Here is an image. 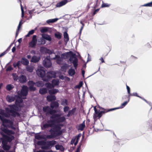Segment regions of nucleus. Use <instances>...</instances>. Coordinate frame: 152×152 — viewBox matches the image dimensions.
Listing matches in <instances>:
<instances>
[{"instance_id":"nucleus-44","label":"nucleus","mask_w":152,"mask_h":152,"mask_svg":"<svg viewBox=\"0 0 152 152\" xmlns=\"http://www.w3.org/2000/svg\"><path fill=\"white\" fill-rule=\"evenodd\" d=\"M61 105H62L65 106L66 105H67L68 104L67 103V100L66 99H64V100H63L61 103Z\"/></svg>"},{"instance_id":"nucleus-33","label":"nucleus","mask_w":152,"mask_h":152,"mask_svg":"<svg viewBox=\"0 0 152 152\" xmlns=\"http://www.w3.org/2000/svg\"><path fill=\"white\" fill-rule=\"evenodd\" d=\"M52 85L54 86H57L59 84V81L58 79H54L52 82Z\"/></svg>"},{"instance_id":"nucleus-2","label":"nucleus","mask_w":152,"mask_h":152,"mask_svg":"<svg viewBox=\"0 0 152 152\" xmlns=\"http://www.w3.org/2000/svg\"><path fill=\"white\" fill-rule=\"evenodd\" d=\"M61 115L59 114H54L52 115L51 118L53 119L51 121H48L47 123L44 124L42 129L47 128L49 127L54 126L55 125V127L59 126V124H62L61 123L65 120L64 117H61Z\"/></svg>"},{"instance_id":"nucleus-39","label":"nucleus","mask_w":152,"mask_h":152,"mask_svg":"<svg viewBox=\"0 0 152 152\" xmlns=\"http://www.w3.org/2000/svg\"><path fill=\"white\" fill-rule=\"evenodd\" d=\"M35 30H31L29 31L27 34L25 36L26 37H29L30 35L33 34Z\"/></svg>"},{"instance_id":"nucleus-59","label":"nucleus","mask_w":152,"mask_h":152,"mask_svg":"<svg viewBox=\"0 0 152 152\" xmlns=\"http://www.w3.org/2000/svg\"><path fill=\"white\" fill-rule=\"evenodd\" d=\"M80 145H79L77 148V150L75 152H80Z\"/></svg>"},{"instance_id":"nucleus-61","label":"nucleus","mask_w":152,"mask_h":152,"mask_svg":"<svg viewBox=\"0 0 152 152\" xmlns=\"http://www.w3.org/2000/svg\"><path fill=\"white\" fill-rule=\"evenodd\" d=\"M15 50H16V48L15 47H14L12 48V52H14Z\"/></svg>"},{"instance_id":"nucleus-56","label":"nucleus","mask_w":152,"mask_h":152,"mask_svg":"<svg viewBox=\"0 0 152 152\" xmlns=\"http://www.w3.org/2000/svg\"><path fill=\"white\" fill-rule=\"evenodd\" d=\"M126 86V88L127 90L128 93L129 94H130V88L127 85Z\"/></svg>"},{"instance_id":"nucleus-13","label":"nucleus","mask_w":152,"mask_h":152,"mask_svg":"<svg viewBox=\"0 0 152 152\" xmlns=\"http://www.w3.org/2000/svg\"><path fill=\"white\" fill-rule=\"evenodd\" d=\"M37 36L36 35H34L33 36L32 40L29 43L30 47L31 48L35 47L37 41Z\"/></svg>"},{"instance_id":"nucleus-57","label":"nucleus","mask_w":152,"mask_h":152,"mask_svg":"<svg viewBox=\"0 0 152 152\" xmlns=\"http://www.w3.org/2000/svg\"><path fill=\"white\" fill-rule=\"evenodd\" d=\"M19 100L18 101V99H17L16 100V102H18V103H22L23 102V100L22 99L20 98V97L19 98Z\"/></svg>"},{"instance_id":"nucleus-58","label":"nucleus","mask_w":152,"mask_h":152,"mask_svg":"<svg viewBox=\"0 0 152 152\" xmlns=\"http://www.w3.org/2000/svg\"><path fill=\"white\" fill-rule=\"evenodd\" d=\"M66 76H64L63 75H61L59 76V78L61 80H65Z\"/></svg>"},{"instance_id":"nucleus-11","label":"nucleus","mask_w":152,"mask_h":152,"mask_svg":"<svg viewBox=\"0 0 152 152\" xmlns=\"http://www.w3.org/2000/svg\"><path fill=\"white\" fill-rule=\"evenodd\" d=\"M56 141L55 140L48 141L46 142V145L43 147L42 148L45 149H48L53 146L55 145L56 144Z\"/></svg>"},{"instance_id":"nucleus-47","label":"nucleus","mask_w":152,"mask_h":152,"mask_svg":"<svg viewBox=\"0 0 152 152\" xmlns=\"http://www.w3.org/2000/svg\"><path fill=\"white\" fill-rule=\"evenodd\" d=\"M152 6V1L150 3H147L146 4H145L144 5H143V6L144 7H151Z\"/></svg>"},{"instance_id":"nucleus-19","label":"nucleus","mask_w":152,"mask_h":152,"mask_svg":"<svg viewBox=\"0 0 152 152\" xmlns=\"http://www.w3.org/2000/svg\"><path fill=\"white\" fill-rule=\"evenodd\" d=\"M67 0H63L58 3L56 5L57 7H60L66 4L67 3Z\"/></svg>"},{"instance_id":"nucleus-51","label":"nucleus","mask_w":152,"mask_h":152,"mask_svg":"<svg viewBox=\"0 0 152 152\" xmlns=\"http://www.w3.org/2000/svg\"><path fill=\"white\" fill-rule=\"evenodd\" d=\"M35 138L36 139L38 140H40L41 139L43 138L40 135H37L36 136Z\"/></svg>"},{"instance_id":"nucleus-21","label":"nucleus","mask_w":152,"mask_h":152,"mask_svg":"<svg viewBox=\"0 0 152 152\" xmlns=\"http://www.w3.org/2000/svg\"><path fill=\"white\" fill-rule=\"evenodd\" d=\"M59 106V104L58 103L56 102H52L50 104L51 107L52 109L55 108H57Z\"/></svg>"},{"instance_id":"nucleus-38","label":"nucleus","mask_w":152,"mask_h":152,"mask_svg":"<svg viewBox=\"0 0 152 152\" xmlns=\"http://www.w3.org/2000/svg\"><path fill=\"white\" fill-rule=\"evenodd\" d=\"M45 86L48 88H52L54 87V86L50 83H47L45 84Z\"/></svg>"},{"instance_id":"nucleus-12","label":"nucleus","mask_w":152,"mask_h":152,"mask_svg":"<svg viewBox=\"0 0 152 152\" xmlns=\"http://www.w3.org/2000/svg\"><path fill=\"white\" fill-rule=\"evenodd\" d=\"M43 110L45 112H46L48 113H49L52 115L54 114H56L55 113L56 111L55 110H53L51 109V108L49 106H46L43 107Z\"/></svg>"},{"instance_id":"nucleus-64","label":"nucleus","mask_w":152,"mask_h":152,"mask_svg":"<svg viewBox=\"0 0 152 152\" xmlns=\"http://www.w3.org/2000/svg\"><path fill=\"white\" fill-rule=\"evenodd\" d=\"M34 152H44V151L42 150H39V151H34Z\"/></svg>"},{"instance_id":"nucleus-20","label":"nucleus","mask_w":152,"mask_h":152,"mask_svg":"<svg viewBox=\"0 0 152 152\" xmlns=\"http://www.w3.org/2000/svg\"><path fill=\"white\" fill-rule=\"evenodd\" d=\"M15 99V96H7L6 97V99L7 101L9 102H12L14 101Z\"/></svg>"},{"instance_id":"nucleus-3","label":"nucleus","mask_w":152,"mask_h":152,"mask_svg":"<svg viewBox=\"0 0 152 152\" xmlns=\"http://www.w3.org/2000/svg\"><path fill=\"white\" fill-rule=\"evenodd\" d=\"M10 109L7 107L5 108V111L1 109H0V114L6 117H9L10 115L14 117L19 116L20 114L14 110L15 108V105H10L9 106Z\"/></svg>"},{"instance_id":"nucleus-30","label":"nucleus","mask_w":152,"mask_h":152,"mask_svg":"<svg viewBox=\"0 0 152 152\" xmlns=\"http://www.w3.org/2000/svg\"><path fill=\"white\" fill-rule=\"evenodd\" d=\"M58 20V18H56L54 19H49L47 20L46 22L48 24H49L51 23H53L56 22Z\"/></svg>"},{"instance_id":"nucleus-54","label":"nucleus","mask_w":152,"mask_h":152,"mask_svg":"<svg viewBox=\"0 0 152 152\" xmlns=\"http://www.w3.org/2000/svg\"><path fill=\"white\" fill-rule=\"evenodd\" d=\"M83 85V83L82 82H80L79 83V85L77 86V87L78 88H80Z\"/></svg>"},{"instance_id":"nucleus-9","label":"nucleus","mask_w":152,"mask_h":152,"mask_svg":"<svg viewBox=\"0 0 152 152\" xmlns=\"http://www.w3.org/2000/svg\"><path fill=\"white\" fill-rule=\"evenodd\" d=\"M114 110V109H108L107 110H106L104 111H102L100 112L98 111L96 113H94V116L93 117L95 121H96V118L97 117H98L99 118H100L102 115V113H105L107 112Z\"/></svg>"},{"instance_id":"nucleus-62","label":"nucleus","mask_w":152,"mask_h":152,"mask_svg":"<svg viewBox=\"0 0 152 152\" xmlns=\"http://www.w3.org/2000/svg\"><path fill=\"white\" fill-rule=\"evenodd\" d=\"M34 11V10H29V13L30 14H32L33 13V12Z\"/></svg>"},{"instance_id":"nucleus-52","label":"nucleus","mask_w":152,"mask_h":152,"mask_svg":"<svg viewBox=\"0 0 152 152\" xmlns=\"http://www.w3.org/2000/svg\"><path fill=\"white\" fill-rule=\"evenodd\" d=\"M110 5L107 4L103 3L102 5V7H108Z\"/></svg>"},{"instance_id":"nucleus-18","label":"nucleus","mask_w":152,"mask_h":152,"mask_svg":"<svg viewBox=\"0 0 152 152\" xmlns=\"http://www.w3.org/2000/svg\"><path fill=\"white\" fill-rule=\"evenodd\" d=\"M27 80L26 76L24 75H21L19 77V81L21 83H25Z\"/></svg>"},{"instance_id":"nucleus-43","label":"nucleus","mask_w":152,"mask_h":152,"mask_svg":"<svg viewBox=\"0 0 152 152\" xmlns=\"http://www.w3.org/2000/svg\"><path fill=\"white\" fill-rule=\"evenodd\" d=\"M13 79L15 81H17L18 80H19V77L15 74H13Z\"/></svg>"},{"instance_id":"nucleus-5","label":"nucleus","mask_w":152,"mask_h":152,"mask_svg":"<svg viewBox=\"0 0 152 152\" xmlns=\"http://www.w3.org/2000/svg\"><path fill=\"white\" fill-rule=\"evenodd\" d=\"M28 84L29 86V88L31 91H34L36 90V88L34 86L35 85L38 87H41L44 85L43 82L39 81L37 82L36 83L32 81H29L28 82Z\"/></svg>"},{"instance_id":"nucleus-1","label":"nucleus","mask_w":152,"mask_h":152,"mask_svg":"<svg viewBox=\"0 0 152 152\" xmlns=\"http://www.w3.org/2000/svg\"><path fill=\"white\" fill-rule=\"evenodd\" d=\"M0 119L2 122L0 131V134L3 137L1 138V140H2V147L4 150H8L10 149V147L7 145V142H11L12 139L9 136L5 135L4 133L9 134H13L14 132L12 130H8L7 128H10L12 129H15V128L13 126V122L12 121L4 118L0 115Z\"/></svg>"},{"instance_id":"nucleus-14","label":"nucleus","mask_w":152,"mask_h":152,"mask_svg":"<svg viewBox=\"0 0 152 152\" xmlns=\"http://www.w3.org/2000/svg\"><path fill=\"white\" fill-rule=\"evenodd\" d=\"M43 64L44 66L46 68L50 67L52 65V64L49 58H45L43 61Z\"/></svg>"},{"instance_id":"nucleus-26","label":"nucleus","mask_w":152,"mask_h":152,"mask_svg":"<svg viewBox=\"0 0 152 152\" xmlns=\"http://www.w3.org/2000/svg\"><path fill=\"white\" fill-rule=\"evenodd\" d=\"M47 92V89L46 88H41L39 90V92L41 94H44Z\"/></svg>"},{"instance_id":"nucleus-49","label":"nucleus","mask_w":152,"mask_h":152,"mask_svg":"<svg viewBox=\"0 0 152 152\" xmlns=\"http://www.w3.org/2000/svg\"><path fill=\"white\" fill-rule=\"evenodd\" d=\"M20 5L21 9V12H22L21 17H22V18H23V16H24V11L23 9V7H22V4H21V3H20Z\"/></svg>"},{"instance_id":"nucleus-36","label":"nucleus","mask_w":152,"mask_h":152,"mask_svg":"<svg viewBox=\"0 0 152 152\" xmlns=\"http://www.w3.org/2000/svg\"><path fill=\"white\" fill-rule=\"evenodd\" d=\"M75 73V71L73 69H70L69 70L68 74L69 75L71 76H72L74 75Z\"/></svg>"},{"instance_id":"nucleus-4","label":"nucleus","mask_w":152,"mask_h":152,"mask_svg":"<svg viewBox=\"0 0 152 152\" xmlns=\"http://www.w3.org/2000/svg\"><path fill=\"white\" fill-rule=\"evenodd\" d=\"M63 124H59V126H56L54 129V131L51 132L50 135H47L46 137L48 139L54 138L56 136L60 135L62 132L61 130V127L63 126Z\"/></svg>"},{"instance_id":"nucleus-28","label":"nucleus","mask_w":152,"mask_h":152,"mask_svg":"<svg viewBox=\"0 0 152 152\" xmlns=\"http://www.w3.org/2000/svg\"><path fill=\"white\" fill-rule=\"evenodd\" d=\"M56 99V97L53 95L48 96L47 97V100L49 101L54 100Z\"/></svg>"},{"instance_id":"nucleus-17","label":"nucleus","mask_w":152,"mask_h":152,"mask_svg":"<svg viewBox=\"0 0 152 152\" xmlns=\"http://www.w3.org/2000/svg\"><path fill=\"white\" fill-rule=\"evenodd\" d=\"M79 139V138L76 136L73 137L71 141V144L72 145L74 144L75 145H76L77 144Z\"/></svg>"},{"instance_id":"nucleus-46","label":"nucleus","mask_w":152,"mask_h":152,"mask_svg":"<svg viewBox=\"0 0 152 152\" xmlns=\"http://www.w3.org/2000/svg\"><path fill=\"white\" fill-rule=\"evenodd\" d=\"M136 96L137 97H138L140 98H142V97L140 96H138L137 95V93L136 92H135V93H133V94H129V96Z\"/></svg>"},{"instance_id":"nucleus-16","label":"nucleus","mask_w":152,"mask_h":152,"mask_svg":"<svg viewBox=\"0 0 152 152\" xmlns=\"http://www.w3.org/2000/svg\"><path fill=\"white\" fill-rule=\"evenodd\" d=\"M73 53L72 51L66 52L62 54L61 55V57L64 59H66L69 57L70 58V56Z\"/></svg>"},{"instance_id":"nucleus-32","label":"nucleus","mask_w":152,"mask_h":152,"mask_svg":"<svg viewBox=\"0 0 152 152\" xmlns=\"http://www.w3.org/2000/svg\"><path fill=\"white\" fill-rule=\"evenodd\" d=\"M64 41L66 43L69 40L68 34L66 32H65L64 33Z\"/></svg>"},{"instance_id":"nucleus-29","label":"nucleus","mask_w":152,"mask_h":152,"mask_svg":"<svg viewBox=\"0 0 152 152\" xmlns=\"http://www.w3.org/2000/svg\"><path fill=\"white\" fill-rule=\"evenodd\" d=\"M129 99L128 101H126V102H124V103H122L121 104V105L120 107H117V108H114V110L117 109H120V108H124L127 104L128 103V102L129 101Z\"/></svg>"},{"instance_id":"nucleus-8","label":"nucleus","mask_w":152,"mask_h":152,"mask_svg":"<svg viewBox=\"0 0 152 152\" xmlns=\"http://www.w3.org/2000/svg\"><path fill=\"white\" fill-rule=\"evenodd\" d=\"M75 55V54L73 53L69 58V61L71 63L73 64L75 69H76L78 65V59Z\"/></svg>"},{"instance_id":"nucleus-22","label":"nucleus","mask_w":152,"mask_h":152,"mask_svg":"<svg viewBox=\"0 0 152 152\" xmlns=\"http://www.w3.org/2000/svg\"><path fill=\"white\" fill-rule=\"evenodd\" d=\"M42 36L45 39L48 40L49 41H51L52 39L50 36L46 34H42Z\"/></svg>"},{"instance_id":"nucleus-35","label":"nucleus","mask_w":152,"mask_h":152,"mask_svg":"<svg viewBox=\"0 0 152 152\" xmlns=\"http://www.w3.org/2000/svg\"><path fill=\"white\" fill-rule=\"evenodd\" d=\"M69 67V65L67 64H65L61 67V70L64 71H66V69Z\"/></svg>"},{"instance_id":"nucleus-40","label":"nucleus","mask_w":152,"mask_h":152,"mask_svg":"<svg viewBox=\"0 0 152 152\" xmlns=\"http://www.w3.org/2000/svg\"><path fill=\"white\" fill-rule=\"evenodd\" d=\"M13 88V86L11 84H9L6 86V89L8 91H10Z\"/></svg>"},{"instance_id":"nucleus-37","label":"nucleus","mask_w":152,"mask_h":152,"mask_svg":"<svg viewBox=\"0 0 152 152\" xmlns=\"http://www.w3.org/2000/svg\"><path fill=\"white\" fill-rule=\"evenodd\" d=\"M48 28L47 27H43L41 28L40 31L42 33H44L47 32L48 31Z\"/></svg>"},{"instance_id":"nucleus-24","label":"nucleus","mask_w":152,"mask_h":152,"mask_svg":"<svg viewBox=\"0 0 152 152\" xmlns=\"http://www.w3.org/2000/svg\"><path fill=\"white\" fill-rule=\"evenodd\" d=\"M38 42L40 45H44L46 43L45 40L42 36L38 40Z\"/></svg>"},{"instance_id":"nucleus-41","label":"nucleus","mask_w":152,"mask_h":152,"mask_svg":"<svg viewBox=\"0 0 152 152\" xmlns=\"http://www.w3.org/2000/svg\"><path fill=\"white\" fill-rule=\"evenodd\" d=\"M26 69L28 71L30 72H32L33 70L32 67L31 66H29L26 67Z\"/></svg>"},{"instance_id":"nucleus-42","label":"nucleus","mask_w":152,"mask_h":152,"mask_svg":"<svg viewBox=\"0 0 152 152\" xmlns=\"http://www.w3.org/2000/svg\"><path fill=\"white\" fill-rule=\"evenodd\" d=\"M20 61H19L17 63H14L13 64V66L15 68L17 66L19 67L20 65Z\"/></svg>"},{"instance_id":"nucleus-27","label":"nucleus","mask_w":152,"mask_h":152,"mask_svg":"<svg viewBox=\"0 0 152 152\" xmlns=\"http://www.w3.org/2000/svg\"><path fill=\"white\" fill-rule=\"evenodd\" d=\"M20 62L25 65H27L29 64V61L27 59L25 58H23L22 59Z\"/></svg>"},{"instance_id":"nucleus-25","label":"nucleus","mask_w":152,"mask_h":152,"mask_svg":"<svg viewBox=\"0 0 152 152\" xmlns=\"http://www.w3.org/2000/svg\"><path fill=\"white\" fill-rule=\"evenodd\" d=\"M55 148L57 150H60L61 151H63L64 150V148L61 145L58 144L55 145Z\"/></svg>"},{"instance_id":"nucleus-63","label":"nucleus","mask_w":152,"mask_h":152,"mask_svg":"<svg viewBox=\"0 0 152 152\" xmlns=\"http://www.w3.org/2000/svg\"><path fill=\"white\" fill-rule=\"evenodd\" d=\"M85 72L83 70L82 72V74L83 75V76L84 77V74H85Z\"/></svg>"},{"instance_id":"nucleus-48","label":"nucleus","mask_w":152,"mask_h":152,"mask_svg":"<svg viewBox=\"0 0 152 152\" xmlns=\"http://www.w3.org/2000/svg\"><path fill=\"white\" fill-rule=\"evenodd\" d=\"M80 23L82 25V26L81 27L80 31V33H81L82 31V30L83 29V28L84 26V24L83 23V21L81 20L80 21Z\"/></svg>"},{"instance_id":"nucleus-60","label":"nucleus","mask_w":152,"mask_h":152,"mask_svg":"<svg viewBox=\"0 0 152 152\" xmlns=\"http://www.w3.org/2000/svg\"><path fill=\"white\" fill-rule=\"evenodd\" d=\"M70 115H71L73 113V111L72 110H71L69 111L68 113Z\"/></svg>"},{"instance_id":"nucleus-10","label":"nucleus","mask_w":152,"mask_h":152,"mask_svg":"<svg viewBox=\"0 0 152 152\" xmlns=\"http://www.w3.org/2000/svg\"><path fill=\"white\" fill-rule=\"evenodd\" d=\"M56 76V73L55 72L50 71L47 73V78H43V80L45 81H48L49 79L51 78H54Z\"/></svg>"},{"instance_id":"nucleus-23","label":"nucleus","mask_w":152,"mask_h":152,"mask_svg":"<svg viewBox=\"0 0 152 152\" xmlns=\"http://www.w3.org/2000/svg\"><path fill=\"white\" fill-rule=\"evenodd\" d=\"M40 59V57L36 56H33L31 59V61L34 63L38 62Z\"/></svg>"},{"instance_id":"nucleus-31","label":"nucleus","mask_w":152,"mask_h":152,"mask_svg":"<svg viewBox=\"0 0 152 152\" xmlns=\"http://www.w3.org/2000/svg\"><path fill=\"white\" fill-rule=\"evenodd\" d=\"M85 126V121H84L82 124H80L79 125L78 128V130L82 131Z\"/></svg>"},{"instance_id":"nucleus-15","label":"nucleus","mask_w":152,"mask_h":152,"mask_svg":"<svg viewBox=\"0 0 152 152\" xmlns=\"http://www.w3.org/2000/svg\"><path fill=\"white\" fill-rule=\"evenodd\" d=\"M53 55L55 56V57L53 58H50L52 59H56L57 63L59 64H61L63 61V58L62 57H61L59 56L56 55L54 53L53 54Z\"/></svg>"},{"instance_id":"nucleus-6","label":"nucleus","mask_w":152,"mask_h":152,"mask_svg":"<svg viewBox=\"0 0 152 152\" xmlns=\"http://www.w3.org/2000/svg\"><path fill=\"white\" fill-rule=\"evenodd\" d=\"M36 73L38 76L41 77L42 79L45 78L46 72L45 69L42 66L39 67L36 71Z\"/></svg>"},{"instance_id":"nucleus-45","label":"nucleus","mask_w":152,"mask_h":152,"mask_svg":"<svg viewBox=\"0 0 152 152\" xmlns=\"http://www.w3.org/2000/svg\"><path fill=\"white\" fill-rule=\"evenodd\" d=\"M44 50H45V51H46V52L47 53H48L50 55L51 54H52L53 53V50H48L45 48H44Z\"/></svg>"},{"instance_id":"nucleus-55","label":"nucleus","mask_w":152,"mask_h":152,"mask_svg":"<svg viewBox=\"0 0 152 152\" xmlns=\"http://www.w3.org/2000/svg\"><path fill=\"white\" fill-rule=\"evenodd\" d=\"M12 69H13L12 68L11 66H9L7 69L6 70L7 71H11Z\"/></svg>"},{"instance_id":"nucleus-50","label":"nucleus","mask_w":152,"mask_h":152,"mask_svg":"<svg viewBox=\"0 0 152 152\" xmlns=\"http://www.w3.org/2000/svg\"><path fill=\"white\" fill-rule=\"evenodd\" d=\"M69 107L68 106H65L64 108V111L65 112V113H66V112H67L69 110Z\"/></svg>"},{"instance_id":"nucleus-34","label":"nucleus","mask_w":152,"mask_h":152,"mask_svg":"<svg viewBox=\"0 0 152 152\" xmlns=\"http://www.w3.org/2000/svg\"><path fill=\"white\" fill-rule=\"evenodd\" d=\"M59 92L58 90L55 89H54L52 90H50L49 91V92L50 94H54Z\"/></svg>"},{"instance_id":"nucleus-53","label":"nucleus","mask_w":152,"mask_h":152,"mask_svg":"<svg viewBox=\"0 0 152 152\" xmlns=\"http://www.w3.org/2000/svg\"><path fill=\"white\" fill-rule=\"evenodd\" d=\"M55 36L56 37H57V38H58L59 39H61V35L59 34H56Z\"/></svg>"},{"instance_id":"nucleus-7","label":"nucleus","mask_w":152,"mask_h":152,"mask_svg":"<svg viewBox=\"0 0 152 152\" xmlns=\"http://www.w3.org/2000/svg\"><path fill=\"white\" fill-rule=\"evenodd\" d=\"M28 88L26 86H23L22 88L21 91L20 92V94H19V91L18 92L19 96L23 99H26V96L28 94Z\"/></svg>"}]
</instances>
